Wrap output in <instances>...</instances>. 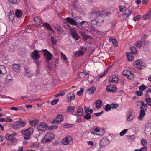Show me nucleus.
Segmentation results:
<instances>
[{"instance_id": "13d9d810", "label": "nucleus", "mask_w": 151, "mask_h": 151, "mask_svg": "<svg viewBox=\"0 0 151 151\" xmlns=\"http://www.w3.org/2000/svg\"><path fill=\"white\" fill-rule=\"evenodd\" d=\"M127 129H124L122 131L119 133V134L121 136H124L127 132Z\"/></svg>"}, {"instance_id": "9b49d317", "label": "nucleus", "mask_w": 151, "mask_h": 151, "mask_svg": "<svg viewBox=\"0 0 151 151\" xmlns=\"http://www.w3.org/2000/svg\"><path fill=\"white\" fill-rule=\"evenodd\" d=\"M106 90L108 91L112 92L113 93L115 92L116 90V86L112 85H110L107 86Z\"/></svg>"}, {"instance_id": "a878e982", "label": "nucleus", "mask_w": 151, "mask_h": 151, "mask_svg": "<svg viewBox=\"0 0 151 151\" xmlns=\"http://www.w3.org/2000/svg\"><path fill=\"white\" fill-rule=\"evenodd\" d=\"M126 54L128 58V60L129 61H132L133 59L132 55L129 52H127Z\"/></svg>"}, {"instance_id": "3c124183", "label": "nucleus", "mask_w": 151, "mask_h": 151, "mask_svg": "<svg viewBox=\"0 0 151 151\" xmlns=\"http://www.w3.org/2000/svg\"><path fill=\"white\" fill-rule=\"evenodd\" d=\"M107 70H104L103 73L99 74V78H102L104 76H105L107 72Z\"/></svg>"}, {"instance_id": "7c9ffc66", "label": "nucleus", "mask_w": 151, "mask_h": 151, "mask_svg": "<svg viewBox=\"0 0 151 151\" xmlns=\"http://www.w3.org/2000/svg\"><path fill=\"white\" fill-rule=\"evenodd\" d=\"M75 98V96L74 94L73 93H70L68 95V101H71V100H73Z\"/></svg>"}, {"instance_id": "4c0bfd02", "label": "nucleus", "mask_w": 151, "mask_h": 151, "mask_svg": "<svg viewBox=\"0 0 151 151\" xmlns=\"http://www.w3.org/2000/svg\"><path fill=\"white\" fill-rule=\"evenodd\" d=\"M85 111L86 113H88L90 114H91L93 112V110L92 109H89L88 107H84Z\"/></svg>"}, {"instance_id": "5fc2aeb1", "label": "nucleus", "mask_w": 151, "mask_h": 151, "mask_svg": "<svg viewBox=\"0 0 151 151\" xmlns=\"http://www.w3.org/2000/svg\"><path fill=\"white\" fill-rule=\"evenodd\" d=\"M58 126L53 125H51L50 127L49 128V130H51L53 129H56L58 128Z\"/></svg>"}, {"instance_id": "cd10ccee", "label": "nucleus", "mask_w": 151, "mask_h": 151, "mask_svg": "<svg viewBox=\"0 0 151 151\" xmlns=\"http://www.w3.org/2000/svg\"><path fill=\"white\" fill-rule=\"evenodd\" d=\"M43 25L47 29H48L49 30H50L52 32H53L54 31L51 28V27L50 25V24L47 23H44L43 24Z\"/></svg>"}, {"instance_id": "2f4dec72", "label": "nucleus", "mask_w": 151, "mask_h": 151, "mask_svg": "<svg viewBox=\"0 0 151 151\" xmlns=\"http://www.w3.org/2000/svg\"><path fill=\"white\" fill-rule=\"evenodd\" d=\"M21 127L18 121L15 122L14 123L13 126L12 127V128L14 129H17Z\"/></svg>"}, {"instance_id": "603ef678", "label": "nucleus", "mask_w": 151, "mask_h": 151, "mask_svg": "<svg viewBox=\"0 0 151 151\" xmlns=\"http://www.w3.org/2000/svg\"><path fill=\"white\" fill-rule=\"evenodd\" d=\"M9 2L14 4H17L19 1V0H9Z\"/></svg>"}, {"instance_id": "864d4df0", "label": "nucleus", "mask_w": 151, "mask_h": 151, "mask_svg": "<svg viewBox=\"0 0 151 151\" xmlns=\"http://www.w3.org/2000/svg\"><path fill=\"white\" fill-rule=\"evenodd\" d=\"M111 108L113 109H115L119 106V104H111Z\"/></svg>"}, {"instance_id": "2eb2a0df", "label": "nucleus", "mask_w": 151, "mask_h": 151, "mask_svg": "<svg viewBox=\"0 0 151 151\" xmlns=\"http://www.w3.org/2000/svg\"><path fill=\"white\" fill-rule=\"evenodd\" d=\"M24 71L25 72V76L26 77H31L33 75V73L29 68H24Z\"/></svg>"}, {"instance_id": "f257e3e1", "label": "nucleus", "mask_w": 151, "mask_h": 151, "mask_svg": "<svg viewBox=\"0 0 151 151\" xmlns=\"http://www.w3.org/2000/svg\"><path fill=\"white\" fill-rule=\"evenodd\" d=\"M38 51L37 50H34L31 53V57L35 62L36 63L37 65H39V59L40 57Z\"/></svg>"}, {"instance_id": "a211bd4d", "label": "nucleus", "mask_w": 151, "mask_h": 151, "mask_svg": "<svg viewBox=\"0 0 151 151\" xmlns=\"http://www.w3.org/2000/svg\"><path fill=\"white\" fill-rule=\"evenodd\" d=\"M96 19L98 23V26H101L104 22V20L101 17V16L96 18Z\"/></svg>"}, {"instance_id": "4468645a", "label": "nucleus", "mask_w": 151, "mask_h": 151, "mask_svg": "<svg viewBox=\"0 0 151 151\" xmlns=\"http://www.w3.org/2000/svg\"><path fill=\"white\" fill-rule=\"evenodd\" d=\"M66 20L70 24L79 27V25L80 24H78V22H76L71 18L68 17L67 18Z\"/></svg>"}, {"instance_id": "680f3d73", "label": "nucleus", "mask_w": 151, "mask_h": 151, "mask_svg": "<svg viewBox=\"0 0 151 151\" xmlns=\"http://www.w3.org/2000/svg\"><path fill=\"white\" fill-rule=\"evenodd\" d=\"M83 92V88H81L80 91L77 93V94L79 96L81 95Z\"/></svg>"}, {"instance_id": "423d86ee", "label": "nucleus", "mask_w": 151, "mask_h": 151, "mask_svg": "<svg viewBox=\"0 0 151 151\" xmlns=\"http://www.w3.org/2000/svg\"><path fill=\"white\" fill-rule=\"evenodd\" d=\"M135 116V112L133 110L129 111L127 115V120L129 121L132 120Z\"/></svg>"}, {"instance_id": "39448f33", "label": "nucleus", "mask_w": 151, "mask_h": 151, "mask_svg": "<svg viewBox=\"0 0 151 151\" xmlns=\"http://www.w3.org/2000/svg\"><path fill=\"white\" fill-rule=\"evenodd\" d=\"M103 15L101 12L96 10L92 11L91 13V18H96Z\"/></svg>"}, {"instance_id": "ea45409f", "label": "nucleus", "mask_w": 151, "mask_h": 151, "mask_svg": "<svg viewBox=\"0 0 151 151\" xmlns=\"http://www.w3.org/2000/svg\"><path fill=\"white\" fill-rule=\"evenodd\" d=\"M145 101L149 106L151 105V98L150 97L146 98L145 99Z\"/></svg>"}, {"instance_id": "de8ad7c7", "label": "nucleus", "mask_w": 151, "mask_h": 151, "mask_svg": "<svg viewBox=\"0 0 151 151\" xmlns=\"http://www.w3.org/2000/svg\"><path fill=\"white\" fill-rule=\"evenodd\" d=\"M61 56L62 58L63 59V60H64V61L66 62H67L68 64L69 62L67 60V58L65 55L63 53H61Z\"/></svg>"}, {"instance_id": "09e8293b", "label": "nucleus", "mask_w": 151, "mask_h": 151, "mask_svg": "<svg viewBox=\"0 0 151 151\" xmlns=\"http://www.w3.org/2000/svg\"><path fill=\"white\" fill-rule=\"evenodd\" d=\"M111 105H110L109 104H107L105 106L104 110L106 111H108L109 110H111Z\"/></svg>"}, {"instance_id": "a18cd8bd", "label": "nucleus", "mask_w": 151, "mask_h": 151, "mask_svg": "<svg viewBox=\"0 0 151 151\" xmlns=\"http://www.w3.org/2000/svg\"><path fill=\"white\" fill-rule=\"evenodd\" d=\"M86 114L84 115V118L86 120H88L91 119V116L90 115V114L88 113H86Z\"/></svg>"}, {"instance_id": "7ed1b4c3", "label": "nucleus", "mask_w": 151, "mask_h": 151, "mask_svg": "<svg viewBox=\"0 0 151 151\" xmlns=\"http://www.w3.org/2000/svg\"><path fill=\"white\" fill-rule=\"evenodd\" d=\"M42 51L43 52L45 61L47 62H49L50 60L52 59V55L47 51V49L43 50Z\"/></svg>"}, {"instance_id": "aec40b11", "label": "nucleus", "mask_w": 151, "mask_h": 151, "mask_svg": "<svg viewBox=\"0 0 151 151\" xmlns=\"http://www.w3.org/2000/svg\"><path fill=\"white\" fill-rule=\"evenodd\" d=\"M102 101L101 100H97L95 102L96 107V108L99 109L102 106Z\"/></svg>"}, {"instance_id": "393cba45", "label": "nucleus", "mask_w": 151, "mask_h": 151, "mask_svg": "<svg viewBox=\"0 0 151 151\" xmlns=\"http://www.w3.org/2000/svg\"><path fill=\"white\" fill-rule=\"evenodd\" d=\"M81 35L82 37L83 40H86L90 38V36L89 35H87L86 33L84 32H82L81 33Z\"/></svg>"}, {"instance_id": "8fccbe9b", "label": "nucleus", "mask_w": 151, "mask_h": 151, "mask_svg": "<svg viewBox=\"0 0 151 151\" xmlns=\"http://www.w3.org/2000/svg\"><path fill=\"white\" fill-rule=\"evenodd\" d=\"M65 95L64 92L63 90H61L60 92L55 95V97H57L59 96H63Z\"/></svg>"}, {"instance_id": "9d476101", "label": "nucleus", "mask_w": 151, "mask_h": 151, "mask_svg": "<svg viewBox=\"0 0 151 151\" xmlns=\"http://www.w3.org/2000/svg\"><path fill=\"white\" fill-rule=\"evenodd\" d=\"M22 133L23 135L29 134L31 135L33 132V129L32 127H29L26 129L23 130L22 131Z\"/></svg>"}, {"instance_id": "c756f323", "label": "nucleus", "mask_w": 151, "mask_h": 151, "mask_svg": "<svg viewBox=\"0 0 151 151\" xmlns=\"http://www.w3.org/2000/svg\"><path fill=\"white\" fill-rule=\"evenodd\" d=\"M141 110L145 111L147 109V106L144 102H142V106H140Z\"/></svg>"}, {"instance_id": "6ab92c4d", "label": "nucleus", "mask_w": 151, "mask_h": 151, "mask_svg": "<svg viewBox=\"0 0 151 151\" xmlns=\"http://www.w3.org/2000/svg\"><path fill=\"white\" fill-rule=\"evenodd\" d=\"M9 19L10 20L12 21L14 19V15L13 11L11 10L9 13Z\"/></svg>"}, {"instance_id": "4d7b16f0", "label": "nucleus", "mask_w": 151, "mask_h": 151, "mask_svg": "<svg viewBox=\"0 0 151 151\" xmlns=\"http://www.w3.org/2000/svg\"><path fill=\"white\" fill-rule=\"evenodd\" d=\"M131 51L133 54H135L137 52V51L135 48L134 47H132L131 48Z\"/></svg>"}, {"instance_id": "b1692460", "label": "nucleus", "mask_w": 151, "mask_h": 151, "mask_svg": "<svg viewBox=\"0 0 151 151\" xmlns=\"http://www.w3.org/2000/svg\"><path fill=\"white\" fill-rule=\"evenodd\" d=\"M38 121L37 120H30L29 121L30 124L32 126H35L37 125L38 124Z\"/></svg>"}, {"instance_id": "72a5a7b5", "label": "nucleus", "mask_w": 151, "mask_h": 151, "mask_svg": "<svg viewBox=\"0 0 151 151\" xmlns=\"http://www.w3.org/2000/svg\"><path fill=\"white\" fill-rule=\"evenodd\" d=\"M75 109L74 106H68L67 108V110L68 112L70 113L73 112Z\"/></svg>"}, {"instance_id": "0e129e2a", "label": "nucleus", "mask_w": 151, "mask_h": 151, "mask_svg": "<svg viewBox=\"0 0 151 151\" xmlns=\"http://www.w3.org/2000/svg\"><path fill=\"white\" fill-rule=\"evenodd\" d=\"M135 93L136 95L138 96H141L143 94L142 91H135Z\"/></svg>"}, {"instance_id": "bf43d9fd", "label": "nucleus", "mask_w": 151, "mask_h": 151, "mask_svg": "<svg viewBox=\"0 0 151 151\" xmlns=\"http://www.w3.org/2000/svg\"><path fill=\"white\" fill-rule=\"evenodd\" d=\"M51 42L53 45H56L57 43L56 40L55 39L54 37H51Z\"/></svg>"}, {"instance_id": "473e14b6", "label": "nucleus", "mask_w": 151, "mask_h": 151, "mask_svg": "<svg viewBox=\"0 0 151 151\" xmlns=\"http://www.w3.org/2000/svg\"><path fill=\"white\" fill-rule=\"evenodd\" d=\"M142 41L140 40L136 42L135 46L138 48H140L142 46Z\"/></svg>"}, {"instance_id": "58836bf2", "label": "nucleus", "mask_w": 151, "mask_h": 151, "mask_svg": "<svg viewBox=\"0 0 151 151\" xmlns=\"http://www.w3.org/2000/svg\"><path fill=\"white\" fill-rule=\"evenodd\" d=\"M96 19L95 18L92 19L91 21V25H96L98 26V23Z\"/></svg>"}, {"instance_id": "6e6552de", "label": "nucleus", "mask_w": 151, "mask_h": 151, "mask_svg": "<svg viewBox=\"0 0 151 151\" xmlns=\"http://www.w3.org/2000/svg\"><path fill=\"white\" fill-rule=\"evenodd\" d=\"M70 30L71 35L72 37L76 40H78L80 38V37L76 31L71 28H70Z\"/></svg>"}, {"instance_id": "f3484780", "label": "nucleus", "mask_w": 151, "mask_h": 151, "mask_svg": "<svg viewBox=\"0 0 151 151\" xmlns=\"http://www.w3.org/2000/svg\"><path fill=\"white\" fill-rule=\"evenodd\" d=\"M96 88L93 86H92L91 88H89L87 91V93L88 94H92L94 93L96 91Z\"/></svg>"}, {"instance_id": "a19ab883", "label": "nucleus", "mask_w": 151, "mask_h": 151, "mask_svg": "<svg viewBox=\"0 0 151 151\" xmlns=\"http://www.w3.org/2000/svg\"><path fill=\"white\" fill-rule=\"evenodd\" d=\"M110 42H112L114 46H117V42L115 38H113L110 40Z\"/></svg>"}, {"instance_id": "052dcab7", "label": "nucleus", "mask_w": 151, "mask_h": 151, "mask_svg": "<svg viewBox=\"0 0 151 151\" xmlns=\"http://www.w3.org/2000/svg\"><path fill=\"white\" fill-rule=\"evenodd\" d=\"M59 100V99L58 98L52 100L51 102V105H54Z\"/></svg>"}, {"instance_id": "5701e85b", "label": "nucleus", "mask_w": 151, "mask_h": 151, "mask_svg": "<svg viewBox=\"0 0 151 151\" xmlns=\"http://www.w3.org/2000/svg\"><path fill=\"white\" fill-rule=\"evenodd\" d=\"M145 114V111L140 110V114L139 116L138 119L139 120H142L143 117H144Z\"/></svg>"}, {"instance_id": "dca6fc26", "label": "nucleus", "mask_w": 151, "mask_h": 151, "mask_svg": "<svg viewBox=\"0 0 151 151\" xmlns=\"http://www.w3.org/2000/svg\"><path fill=\"white\" fill-rule=\"evenodd\" d=\"M83 108L80 106H79V107L76 112V115L79 116H81L83 115Z\"/></svg>"}, {"instance_id": "1a4fd4ad", "label": "nucleus", "mask_w": 151, "mask_h": 151, "mask_svg": "<svg viewBox=\"0 0 151 151\" xmlns=\"http://www.w3.org/2000/svg\"><path fill=\"white\" fill-rule=\"evenodd\" d=\"M109 140L107 138H102L100 142V146L101 147H103L104 146L107 145L109 143Z\"/></svg>"}, {"instance_id": "e433bc0d", "label": "nucleus", "mask_w": 151, "mask_h": 151, "mask_svg": "<svg viewBox=\"0 0 151 151\" xmlns=\"http://www.w3.org/2000/svg\"><path fill=\"white\" fill-rule=\"evenodd\" d=\"M18 122L21 127L22 126H24L26 124L25 122L22 120L20 118H19V119Z\"/></svg>"}, {"instance_id": "c03bdc74", "label": "nucleus", "mask_w": 151, "mask_h": 151, "mask_svg": "<svg viewBox=\"0 0 151 151\" xmlns=\"http://www.w3.org/2000/svg\"><path fill=\"white\" fill-rule=\"evenodd\" d=\"M147 88V87L146 86H145L144 84L141 85L139 87V90L141 91H143L145 90Z\"/></svg>"}, {"instance_id": "774afa93", "label": "nucleus", "mask_w": 151, "mask_h": 151, "mask_svg": "<svg viewBox=\"0 0 151 151\" xmlns=\"http://www.w3.org/2000/svg\"><path fill=\"white\" fill-rule=\"evenodd\" d=\"M24 135V138L25 140H28L30 139L31 135L26 134Z\"/></svg>"}, {"instance_id": "e2e57ef3", "label": "nucleus", "mask_w": 151, "mask_h": 151, "mask_svg": "<svg viewBox=\"0 0 151 151\" xmlns=\"http://www.w3.org/2000/svg\"><path fill=\"white\" fill-rule=\"evenodd\" d=\"M141 144L143 146L146 145L147 143L146 140V139L142 138L141 140Z\"/></svg>"}, {"instance_id": "c85d7f7f", "label": "nucleus", "mask_w": 151, "mask_h": 151, "mask_svg": "<svg viewBox=\"0 0 151 151\" xmlns=\"http://www.w3.org/2000/svg\"><path fill=\"white\" fill-rule=\"evenodd\" d=\"M56 119H57L58 121V123H60L63 119V116L62 114H58L56 118Z\"/></svg>"}, {"instance_id": "bb28decb", "label": "nucleus", "mask_w": 151, "mask_h": 151, "mask_svg": "<svg viewBox=\"0 0 151 151\" xmlns=\"http://www.w3.org/2000/svg\"><path fill=\"white\" fill-rule=\"evenodd\" d=\"M90 31L95 32L99 34H100L101 33V32L96 29L94 27L91 26L90 28Z\"/></svg>"}, {"instance_id": "4be33fe9", "label": "nucleus", "mask_w": 151, "mask_h": 151, "mask_svg": "<svg viewBox=\"0 0 151 151\" xmlns=\"http://www.w3.org/2000/svg\"><path fill=\"white\" fill-rule=\"evenodd\" d=\"M15 14L17 18H19L21 17L22 15L21 10L17 9L15 12Z\"/></svg>"}, {"instance_id": "f03ea898", "label": "nucleus", "mask_w": 151, "mask_h": 151, "mask_svg": "<svg viewBox=\"0 0 151 151\" xmlns=\"http://www.w3.org/2000/svg\"><path fill=\"white\" fill-rule=\"evenodd\" d=\"M54 136L53 134L52 133H49L47 135L41 140L42 143H46L51 141L54 138Z\"/></svg>"}, {"instance_id": "338daca9", "label": "nucleus", "mask_w": 151, "mask_h": 151, "mask_svg": "<svg viewBox=\"0 0 151 151\" xmlns=\"http://www.w3.org/2000/svg\"><path fill=\"white\" fill-rule=\"evenodd\" d=\"M11 141L12 143L14 145L16 144L17 142V140L13 138L11 139Z\"/></svg>"}, {"instance_id": "f704fd0d", "label": "nucleus", "mask_w": 151, "mask_h": 151, "mask_svg": "<svg viewBox=\"0 0 151 151\" xmlns=\"http://www.w3.org/2000/svg\"><path fill=\"white\" fill-rule=\"evenodd\" d=\"M88 24L87 22L86 21H82L80 23V26L82 27H87Z\"/></svg>"}, {"instance_id": "f8f14e48", "label": "nucleus", "mask_w": 151, "mask_h": 151, "mask_svg": "<svg viewBox=\"0 0 151 151\" xmlns=\"http://www.w3.org/2000/svg\"><path fill=\"white\" fill-rule=\"evenodd\" d=\"M109 81L111 83H116L118 81V77L116 75H111L109 78Z\"/></svg>"}, {"instance_id": "79ce46f5", "label": "nucleus", "mask_w": 151, "mask_h": 151, "mask_svg": "<svg viewBox=\"0 0 151 151\" xmlns=\"http://www.w3.org/2000/svg\"><path fill=\"white\" fill-rule=\"evenodd\" d=\"M84 52L82 51H79L78 52H75V56H79L83 54Z\"/></svg>"}, {"instance_id": "0eeeda50", "label": "nucleus", "mask_w": 151, "mask_h": 151, "mask_svg": "<svg viewBox=\"0 0 151 151\" xmlns=\"http://www.w3.org/2000/svg\"><path fill=\"white\" fill-rule=\"evenodd\" d=\"M47 125L45 123L42 122L37 126V129L39 131H44L47 128Z\"/></svg>"}, {"instance_id": "49530a36", "label": "nucleus", "mask_w": 151, "mask_h": 151, "mask_svg": "<svg viewBox=\"0 0 151 151\" xmlns=\"http://www.w3.org/2000/svg\"><path fill=\"white\" fill-rule=\"evenodd\" d=\"M151 17V9L150 10L149 13L143 16V18L145 19H149Z\"/></svg>"}, {"instance_id": "20e7f679", "label": "nucleus", "mask_w": 151, "mask_h": 151, "mask_svg": "<svg viewBox=\"0 0 151 151\" xmlns=\"http://www.w3.org/2000/svg\"><path fill=\"white\" fill-rule=\"evenodd\" d=\"M135 67L138 69H141L144 67L145 64L143 61L141 60H137L134 63Z\"/></svg>"}, {"instance_id": "ddd939ff", "label": "nucleus", "mask_w": 151, "mask_h": 151, "mask_svg": "<svg viewBox=\"0 0 151 151\" xmlns=\"http://www.w3.org/2000/svg\"><path fill=\"white\" fill-rule=\"evenodd\" d=\"M72 139L70 136H68L65 138L63 139L61 141V143L64 145H67L70 143V142Z\"/></svg>"}, {"instance_id": "c9c22d12", "label": "nucleus", "mask_w": 151, "mask_h": 151, "mask_svg": "<svg viewBox=\"0 0 151 151\" xmlns=\"http://www.w3.org/2000/svg\"><path fill=\"white\" fill-rule=\"evenodd\" d=\"M34 21L37 23H42V21L40 17H36L34 18Z\"/></svg>"}, {"instance_id": "37998d69", "label": "nucleus", "mask_w": 151, "mask_h": 151, "mask_svg": "<svg viewBox=\"0 0 151 151\" xmlns=\"http://www.w3.org/2000/svg\"><path fill=\"white\" fill-rule=\"evenodd\" d=\"M5 138L7 140H10L12 139L13 137L11 134H6L5 135Z\"/></svg>"}, {"instance_id": "69168bd1", "label": "nucleus", "mask_w": 151, "mask_h": 151, "mask_svg": "<svg viewBox=\"0 0 151 151\" xmlns=\"http://www.w3.org/2000/svg\"><path fill=\"white\" fill-rule=\"evenodd\" d=\"M124 12L129 15L131 13V11L129 8H127L125 9Z\"/></svg>"}, {"instance_id": "6e6d98bb", "label": "nucleus", "mask_w": 151, "mask_h": 151, "mask_svg": "<svg viewBox=\"0 0 151 151\" xmlns=\"http://www.w3.org/2000/svg\"><path fill=\"white\" fill-rule=\"evenodd\" d=\"M63 127L64 128H69L73 126V125L68 123L65 124L63 125Z\"/></svg>"}, {"instance_id": "412c9836", "label": "nucleus", "mask_w": 151, "mask_h": 151, "mask_svg": "<svg viewBox=\"0 0 151 151\" xmlns=\"http://www.w3.org/2000/svg\"><path fill=\"white\" fill-rule=\"evenodd\" d=\"M21 66L19 64H14L12 65V68L14 71H16L19 69Z\"/></svg>"}]
</instances>
